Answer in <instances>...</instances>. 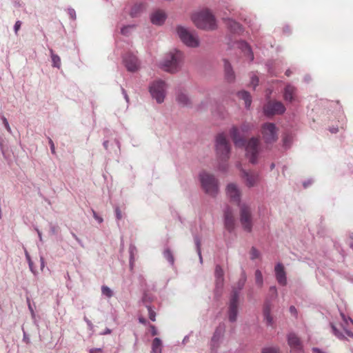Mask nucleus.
I'll return each mask as SVG.
<instances>
[{
    "label": "nucleus",
    "instance_id": "obj_34",
    "mask_svg": "<svg viewBox=\"0 0 353 353\" xmlns=\"http://www.w3.org/2000/svg\"><path fill=\"white\" fill-rule=\"evenodd\" d=\"M101 292L103 295L106 296L108 298L112 296V291L108 286H102Z\"/></svg>",
    "mask_w": 353,
    "mask_h": 353
},
{
    "label": "nucleus",
    "instance_id": "obj_31",
    "mask_svg": "<svg viewBox=\"0 0 353 353\" xmlns=\"http://www.w3.org/2000/svg\"><path fill=\"white\" fill-rule=\"evenodd\" d=\"M51 52H52V50H51ZM51 57H52V65L54 67L59 68L60 66H61V59H60V57L58 55L54 54L53 53H52Z\"/></svg>",
    "mask_w": 353,
    "mask_h": 353
},
{
    "label": "nucleus",
    "instance_id": "obj_47",
    "mask_svg": "<svg viewBox=\"0 0 353 353\" xmlns=\"http://www.w3.org/2000/svg\"><path fill=\"white\" fill-rule=\"evenodd\" d=\"M259 83V79L257 77L254 76L252 77L251 83L253 85L254 88H255Z\"/></svg>",
    "mask_w": 353,
    "mask_h": 353
},
{
    "label": "nucleus",
    "instance_id": "obj_55",
    "mask_svg": "<svg viewBox=\"0 0 353 353\" xmlns=\"http://www.w3.org/2000/svg\"><path fill=\"white\" fill-rule=\"evenodd\" d=\"M290 312H291L292 313H296V308H295V307H294V306H291V307H290Z\"/></svg>",
    "mask_w": 353,
    "mask_h": 353
},
{
    "label": "nucleus",
    "instance_id": "obj_2",
    "mask_svg": "<svg viewBox=\"0 0 353 353\" xmlns=\"http://www.w3.org/2000/svg\"><path fill=\"white\" fill-rule=\"evenodd\" d=\"M183 54L181 51L173 50L167 54L161 63V68L167 72L174 73L181 68L183 61Z\"/></svg>",
    "mask_w": 353,
    "mask_h": 353
},
{
    "label": "nucleus",
    "instance_id": "obj_58",
    "mask_svg": "<svg viewBox=\"0 0 353 353\" xmlns=\"http://www.w3.org/2000/svg\"><path fill=\"white\" fill-rule=\"evenodd\" d=\"M111 333V330L107 328L105 330V331L103 333V334H110Z\"/></svg>",
    "mask_w": 353,
    "mask_h": 353
},
{
    "label": "nucleus",
    "instance_id": "obj_40",
    "mask_svg": "<svg viewBox=\"0 0 353 353\" xmlns=\"http://www.w3.org/2000/svg\"><path fill=\"white\" fill-rule=\"evenodd\" d=\"M251 128H252V125L250 124H249V123H243L241 126L240 130L243 132H248Z\"/></svg>",
    "mask_w": 353,
    "mask_h": 353
},
{
    "label": "nucleus",
    "instance_id": "obj_25",
    "mask_svg": "<svg viewBox=\"0 0 353 353\" xmlns=\"http://www.w3.org/2000/svg\"><path fill=\"white\" fill-rule=\"evenodd\" d=\"M238 97L245 101V108H248L252 103L251 96L246 91H241L238 93Z\"/></svg>",
    "mask_w": 353,
    "mask_h": 353
},
{
    "label": "nucleus",
    "instance_id": "obj_3",
    "mask_svg": "<svg viewBox=\"0 0 353 353\" xmlns=\"http://www.w3.org/2000/svg\"><path fill=\"white\" fill-rule=\"evenodd\" d=\"M199 181L205 192L215 196L219 192V181L212 174L203 171L199 174Z\"/></svg>",
    "mask_w": 353,
    "mask_h": 353
},
{
    "label": "nucleus",
    "instance_id": "obj_45",
    "mask_svg": "<svg viewBox=\"0 0 353 353\" xmlns=\"http://www.w3.org/2000/svg\"><path fill=\"white\" fill-rule=\"evenodd\" d=\"M116 217L117 219L120 220L122 219V212L119 208L115 209Z\"/></svg>",
    "mask_w": 353,
    "mask_h": 353
},
{
    "label": "nucleus",
    "instance_id": "obj_43",
    "mask_svg": "<svg viewBox=\"0 0 353 353\" xmlns=\"http://www.w3.org/2000/svg\"><path fill=\"white\" fill-rule=\"evenodd\" d=\"M92 214H93V217L99 223H101L103 221V218L99 216L97 212L94 210H92Z\"/></svg>",
    "mask_w": 353,
    "mask_h": 353
},
{
    "label": "nucleus",
    "instance_id": "obj_16",
    "mask_svg": "<svg viewBox=\"0 0 353 353\" xmlns=\"http://www.w3.org/2000/svg\"><path fill=\"white\" fill-rule=\"evenodd\" d=\"M227 194L232 201L239 203L241 192L236 184H228L227 186Z\"/></svg>",
    "mask_w": 353,
    "mask_h": 353
},
{
    "label": "nucleus",
    "instance_id": "obj_1",
    "mask_svg": "<svg viewBox=\"0 0 353 353\" xmlns=\"http://www.w3.org/2000/svg\"><path fill=\"white\" fill-rule=\"evenodd\" d=\"M192 19L198 28L205 30H212L216 28V19L208 10L194 14Z\"/></svg>",
    "mask_w": 353,
    "mask_h": 353
},
{
    "label": "nucleus",
    "instance_id": "obj_56",
    "mask_svg": "<svg viewBox=\"0 0 353 353\" xmlns=\"http://www.w3.org/2000/svg\"><path fill=\"white\" fill-rule=\"evenodd\" d=\"M225 169H226V166H225V164H223V165H221L219 166V170H221L224 171V170H225Z\"/></svg>",
    "mask_w": 353,
    "mask_h": 353
},
{
    "label": "nucleus",
    "instance_id": "obj_9",
    "mask_svg": "<svg viewBox=\"0 0 353 353\" xmlns=\"http://www.w3.org/2000/svg\"><path fill=\"white\" fill-rule=\"evenodd\" d=\"M261 133L266 143H272L278 139L277 128L274 123H266L263 124Z\"/></svg>",
    "mask_w": 353,
    "mask_h": 353
},
{
    "label": "nucleus",
    "instance_id": "obj_35",
    "mask_svg": "<svg viewBox=\"0 0 353 353\" xmlns=\"http://www.w3.org/2000/svg\"><path fill=\"white\" fill-rule=\"evenodd\" d=\"M195 243L196 245L197 252L200 258V261H202L201 250V241L199 238H195Z\"/></svg>",
    "mask_w": 353,
    "mask_h": 353
},
{
    "label": "nucleus",
    "instance_id": "obj_49",
    "mask_svg": "<svg viewBox=\"0 0 353 353\" xmlns=\"http://www.w3.org/2000/svg\"><path fill=\"white\" fill-rule=\"evenodd\" d=\"M49 143L50 145V149H51V152L52 153H55V147H54V144L53 143V141H52V139H50L49 140Z\"/></svg>",
    "mask_w": 353,
    "mask_h": 353
},
{
    "label": "nucleus",
    "instance_id": "obj_24",
    "mask_svg": "<svg viewBox=\"0 0 353 353\" xmlns=\"http://www.w3.org/2000/svg\"><path fill=\"white\" fill-rule=\"evenodd\" d=\"M271 307L269 303L265 304L263 307V316L264 319L266 321V323L268 325H272L273 324V318L270 315Z\"/></svg>",
    "mask_w": 353,
    "mask_h": 353
},
{
    "label": "nucleus",
    "instance_id": "obj_29",
    "mask_svg": "<svg viewBox=\"0 0 353 353\" xmlns=\"http://www.w3.org/2000/svg\"><path fill=\"white\" fill-rule=\"evenodd\" d=\"M228 25L230 30L234 32L239 33L242 30L241 26L234 21L229 19L228 21Z\"/></svg>",
    "mask_w": 353,
    "mask_h": 353
},
{
    "label": "nucleus",
    "instance_id": "obj_51",
    "mask_svg": "<svg viewBox=\"0 0 353 353\" xmlns=\"http://www.w3.org/2000/svg\"><path fill=\"white\" fill-rule=\"evenodd\" d=\"M344 331H345V334H346L348 336H350V337H353V333H352L351 331H349V330H345V329H344Z\"/></svg>",
    "mask_w": 353,
    "mask_h": 353
},
{
    "label": "nucleus",
    "instance_id": "obj_26",
    "mask_svg": "<svg viewBox=\"0 0 353 353\" xmlns=\"http://www.w3.org/2000/svg\"><path fill=\"white\" fill-rule=\"evenodd\" d=\"M162 342L159 338H154L152 343V352L161 353Z\"/></svg>",
    "mask_w": 353,
    "mask_h": 353
},
{
    "label": "nucleus",
    "instance_id": "obj_53",
    "mask_svg": "<svg viewBox=\"0 0 353 353\" xmlns=\"http://www.w3.org/2000/svg\"><path fill=\"white\" fill-rule=\"evenodd\" d=\"M128 29V27H124L121 29V33L123 34H125L127 33V30Z\"/></svg>",
    "mask_w": 353,
    "mask_h": 353
},
{
    "label": "nucleus",
    "instance_id": "obj_17",
    "mask_svg": "<svg viewBox=\"0 0 353 353\" xmlns=\"http://www.w3.org/2000/svg\"><path fill=\"white\" fill-rule=\"evenodd\" d=\"M225 227L229 232L234 230L235 227V219L232 211L230 209L225 210Z\"/></svg>",
    "mask_w": 353,
    "mask_h": 353
},
{
    "label": "nucleus",
    "instance_id": "obj_57",
    "mask_svg": "<svg viewBox=\"0 0 353 353\" xmlns=\"http://www.w3.org/2000/svg\"><path fill=\"white\" fill-rule=\"evenodd\" d=\"M23 341H24L26 343H29V342H30L29 339H28V337H26V334H24Z\"/></svg>",
    "mask_w": 353,
    "mask_h": 353
},
{
    "label": "nucleus",
    "instance_id": "obj_39",
    "mask_svg": "<svg viewBox=\"0 0 353 353\" xmlns=\"http://www.w3.org/2000/svg\"><path fill=\"white\" fill-rule=\"evenodd\" d=\"M262 353H280L279 350L274 347H267L263 350Z\"/></svg>",
    "mask_w": 353,
    "mask_h": 353
},
{
    "label": "nucleus",
    "instance_id": "obj_18",
    "mask_svg": "<svg viewBox=\"0 0 353 353\" xmlns=\"http://www.w3.org/2000/svg\"><path fill=\"white\" fill-rule=\"evenodd\" d=\"M166 19V14L164 11L158 10L154 12L150 17L151 22L153 24L161 26Z\"/></svg>",
    "mask_w": 353,
    "mask_h": 353
},
{
    "label": "nucleus",
    "instance_id": "obj_48",
    "mask_svg": "<svg viewBox=\"0 0 353 353\" xmlns=\"http://www.w3.org/2000/svg\"><path fill=\"white\" fill-rule=\"evenodd\" d=\"M101 348H92L90 350V353H102Z\"/></svg>",
    "mask_w": 353,
    "mask_h": 353
},
{
    "label": "nucleus",
    "instance_id": "obj_23",
    "mask_svg": "<svg viewBox=\"0 0 353 353\" xmlns=\"http://www.w3.org/2000/svg\"><path fill=\"white\" fill-rule=\"evenodd\" d=\"M176 101L180 105L183 106H187L190 104V99L187 94L182 91L178 92L176 95Z\"/></svg>",
    "mask_w": 353,
    "mask_h": 353
},
{
    "label": "nucleus",
    "instance_id": "obj_37",
    "mask_svg": "<svg viewBox=\"0 0 353 353\" xmlns=\"http://www.w3.org/2000/svg\"><path fill=\"white\" fill-rule=\"evenodd\" d=\"M148 314H149L150 319L152 321H156V312L154 311H153L152 310L151 307H150V306L148 307Z\"/></svg>",
    "mask_w": 353,
    "mask_h": 353
},
{
    "label": "nucleus",
    "instance_id": "obj_19",
    "mask_svg": "<svg viewBox=\"0 0 353 353\" xmlns=\"http://www.w3.org/2000/svg\"><path fill=\"white\" fill-rule=\"evenodd\" d=\"M240 130L234 126L230 131V137L232 139L234 144L236 146H243L245 144V141L240 135Z\"/></svg>",
    "mask_w": 353,
    "mask_h": 353
},
{
    "label": "nucleus",
    "instance_id": "obj_7",
    "mask_svg": "<svg viewBox=\"0 0 353 353\" xmlns=\"http://www.w3.org/2000/svg\"><path fill=\"white\" fill-rule=\"evenodd\" d=\"M166 84L165 81L157 80L154 81L150 87V92L152 97L156 99L157 102L161 103L163 102L165 97Z\"/></svg>",
    "mask_w": 353,
    "mask_h": 353
},
{
    "label": "nucleus",
    "instance_id": "obj_27",
    "mask_svg": "<svg viewBox=\"0 0 353 353\" xmlns=\"http://www.w3.org/2000/svg\"><path fill=\"white\" fill-rule=\"evenodd\" d=\"M239 47L242 49L244 54L248 57V58L252 61L254 59L253 53L252 52L250 47L245 42H241L240 43Z\"/></svg>",
    "mask_w": 353,
    "mask_h": 353
},
{
    "label": "nucleus",
    "instance_id": "obj_20",
    "mask_svg": "<svg viewBox=\"0 0 353 353\" xmlns=\"http://www.w3.org/2000/svg\"><path fill=\"white\" fill-rule=\"evenodd\" d=\"M216 285L217 288H222L224 283V272L221 265H217L214 272Z\"/></svg>",
    "mask_w": 353,
    "mask_h": 353
},
{
    "label": "nucleus",
    "instance_id": "obj_59",
    "mask_svg": "<svg viewBox=\"0 0 353 353\" xmlns=\"http://www.w3.org/2000/svg\"><path fill=\"white\" fill-rule=\"evenodd\" d=\"M270 290H272L274 293H276V289L275 287L271 288Z\"/></svg>",
    "mask_w": 353,
    "mask_h": 353
},
{
    "label": "nucleus",
    "instance_id": "obj_52",
    "mask_svg": "<svg viewBox=\"0 0 353 353\" xmlns=\"http://www.w3.org/2000/svg\"><path fill=\"white\" fill-rule=\"evenodd\" d=\"M28 308H29L30 311L31 312L32 314H34V310L32 309V307L29 300H28Z\"/></svg>",
    "mask_w": 353,
    "mask_h": 353
},
{
    "label": "nucleus",
    "instance_id": "obj_15",
    "mask_svg": "<svg viewBox=\"0 0 353 353\" xmlns=\"http://www.w3.org/2000/svg\"><path fill=\"white\" fill-rule=\"evenodd\" d=\"M275 276L277 282L281 285L285 286L287 284L286 272L282 263H279L274 268Z\"/></svg>",
    "mask_w": 353,
    "mask_h": 353
},
{
    "label": "nucleus",
    "instance_id": "obj_28",
    "mask_svg": "<svg viewBox=\"0 0 353 353\" xmlns=\"http://www.w3.org/2000/svg\"><path fill=\"white\" fill-rule=\"evenodd\" d=\"M145 8V5L143 3H136L130 11V15L134 17H136L141 11Z\"/></svg>",
    "mask_w": 353,
    "mask_h": 353
},
{
    "label": "nucleus",
    "instance_id": "obj_11",
    "mask_svg": "<svg viewBox=\"0 0 353 353\" xmlns=\"http://www.w3.org/2000/svg\"><path fill=\"white\" fill-rule=\"evenodd\" d=\"M239 292L234 290L230 301L229 320L234 322L236 320L238 312Z\"/></svg>",
    "mask_w": 353,
    "mask_h": 353
},
{
    "label": "nucleus",
    "instance_id": "obj_12",
    "mask_svg": "<svg viewBox=\"0 0 353 353\" xmlns=\"http://www.w3.org/2000/svg\"><path fill=\"white\" fill-rule=\"evenodd\" d=\"M123 63L127 70L135 72L139 70L140 62L137 57L131 52H127L123 57Z\"/></svg>",
    "mask_w": 353,
    "mask_h": 353
},
{
    "label": "nucleus",
    "instance_id": "obj_41",
    "mask_svg": "<svg viewBox=\"0 0 353 353\" xmlns=\"http://www.w3.org/2000/svg\"><path fill=\"white\" fill-rule=\"evenodd\" d=\"M2 121H3V125L6 128V129L8 130V132L11 133L12 130H11L10 126L8 123L7 119L5 117H3Z\"/></svg>",
    "mask_w": 353,
    "mask_h": 353
},
{
    "label": "nucleus",
    "instance_id": "obj_6",
    "mask_svg": "<svg viewBox=\"0 0 353 353\" xmlns=\"http://www.w3.org/2000/svg\"><path fill=\"white\" fill-rule=\"evenodd\" d=\"M260 152V141L258 138H251L245 146V155L249 161L255 164L257 163Z\"/></svg>",
    "mask_w": 353,
    "mask_h": 353
},
{
    "label": "nucleus",
    "instance_id": "obj_38",
    "mask_svg": "<svg viewBox=\"0 0 353 353\" xmlns=\"http://www.w3.org/2000/svg\"><path fill=\"white\" fill-rule=\"evenodd\" d=\"M331 326H332V332L334 334V335L339 339H343V334L338 330V329L336 327V326L334 325L333 324H332Z\"/></svg>",
    "mask_w": 353,
    "mask_h": 353
},
{
    "label": "nucleus",
    "instance_id": "obj_60",
    "mask_svg": "<svg viewBox=\"0 0 353 353\" xmlns=\"http://www.w3.org/2000/svg\"><path fill=\"white\" fill-rule=\"evenodd\" d=\"M290 73H291V72H290V70H287V71L285 72V74H286L287 76H290Z\"/></svg>",
    "mask_w": 353,
    "mask_h": 353
},
{
    "label": "nucleus",
    "instance_id": "obj_32",
    "mask_svg": "<svg viewBox=\"0 0 353 353\" xmlns=\"http://www.w3.org/2000/svg\"><path fill=\"white\" fill-rule=\"evenodd\" d=\"M164 257L172 264L174 263V257L170 250H165L163 253Z\"/></svg>",
    "mask_w": 353,
    "mask_h": 353
},
{
    "label": "nucleus",
    "instance_id": "obj_61",
    "mask_svg": "<svg viewBox=\"0 0 353 353\" xmlns=\"http://www.w3.org/2000/svg\"><path fill=\"white\" fill-rule=\"evenodd\" d=\"M107 143H108L107 141L104 142L103 145H104L105 148H107Z\"/></svg>",
    "mask_w": 353,
    "mask_h": 353
},
{
    "label": "nucleus",
    "instance_id": "obj_54",
    "mask_svg": "<svg viewBox=\"0 0 353 353\" xmlns=\"http://www.w3.org/2000/svg\"><path fill=\"white\" fill-rule=\"evenodd\" d=\"M217 341H218V339H216V332L212 339V343H216Z\"/></svg>",
    "mask_w": 353,
    "mask_h": 353
},
{
    "label": "nucleus",
    "instance_id": "obj_4",
    "mask_svg": "<svg viewBox=\"0 0 353 353\" xmlns=\"http://www.w3.org/2000/svg\"><path fill=\"white\" fill-rule=\"evenodd\" d=\"M216 150L219 159L224 163L229 159L230 144L223 134H219L216 138Z\"/></svg>",
    "mask_w": 353,
    "mask_h": 353
},
{
    "label": "nucleus",
    "instance_id": "obj_33",
    "mask_svg": "<svg viewBox=\"0 0 353 353\" xmlns=\"http://www.w3.org/2000/svg\"><path fill=\"white\" fill-rule=\"evenodd\" d=\"M246 281V276L244 272H243L241 278L239 279V281L237 283V288L238 290H240L243 288Z\"/></svg>",
    "mask_w": 353,
    "mask_h": 353
},
{
    "label": "nucleus",
    "instance_id": "obj_14",
    "mask_svg": "<svg viewBox=\"0 0 353 353\" xmlns=\"http://www.w3.org/2000/svg\"><path fill=\"white\" fill-rule=\"evenodd\" d=\"M241 177L245 180L246 185L249 188L256 185L260 181L259 175L251 171L247 172L243 170Z\"/></svg>",
    "mask_w": 353,
    "mask_h": 353
},
{
    "label": "nucleus",
    "instance_id": "obj_44",
    "mask_svg": "<svg viewBox=\"0 0 353 353\" xmlns=\"http://www.w3.org/2000/svg\"><path fill=\"white\" fill-rule=\"evenodd\" d=\"M150 330L152 336H156L158 334L157 330L154 325H150Z\"/></svg>",
    "mask_w": 353,
    "mask_h": 353
},
{
    "label": "nucleus",
    "instance_id": "obj_50",
    "mask_svg": "<svg viewBox=\"0 0 353 353\" xmlns=\"http://www.w3.org/2000/svg\"><path fill=\"white\" fill-rule=\"evenodd\" d=\"M139 321L141 323L143 324V325H145L147 323V321L145 319H144L143 317H139Z\"/></svg>",
    "mask_w": 353,
    "mask_h": 353
},
{
    "label": "nucleus",
    "instance_id": "obj_30",
    "mask_svg": "<svg viewBox=\"0 0 353 353\" xmlns=\"http://www.w3.org/2000/svg\"><path fill=\"white\" fill-rule=\"evenodd\" d=\"M255 281L256 283L259 287H262L263 283V275L259 270L255 272Z\"/></svg>",
    "mask_w": 353,
    "mask_h": 353
},
{
    "label": "nucleus",
    "instance_id": "obj_13",
    "mask_svg": "<svg viewBox=\"0 0 353 353\" xmlns=\"http://www.w3.org/2000/svg\"><path fill=\"white\" fill-rule=\"evenodd\" d=\"M288 343L293 353H303V345L300 339L294 333L288 336Z\"/></svg>",
    "mask_w": 353,
    "mask_h": 353
},
{
    "label": "nucleus",
    "instance_id": "obj_22",
    "mask_svg": "<svg viewBox=\"0 0 353 353\" xmlns=\"http://www.w3.org/2000/svg\"><path fill=\"white\" fill-rule=\"evenodd\" d=\"M224 68L226 79L229 82L233 81L234 79V74L231 68L230 63L226 60L224 61Z\"/></svg>",
    "mask_w": 353,
    "mask_h": 353
},
{
    "label": "nucleus",
    "instance_id": "obj_36",
    "mask_svg": "<svg viewBox=\"0 0 353 353\" xmlns=\"http://www.w3.org/2000/svg\"><path fill=\"white\" fill-rule=\"evenodd\" d=\"M250 254L251 259H255L259 256V252L254 247L252 248Z\"/></svg>",
    "mask_w": 353,
    "mask_h": 353
},
{
    "label": "nucleus",
    "instance_id": "obj_46",
    "mask_svg": "<svg viewBox=\"0 0 353 353\" xmlns=\"http://www.w3.org/2000/svg\"><path fill=\"white\" fill-rule=\"evenodd\" d=\"M21 26V22L20 21H17L14 24V32L15 34H17L18 31L19 30Z\"/></svg>",
    "mask_w": 353,
    "mask_h": 353
},
{
    "label": "nucleus",
    "instance_id": "obj_21",
    "mask_svg": "<svg viewBox=\"0 0 353 353\" xmlns=\"http://www.w3.org/2000/svg\"><path fill=\"white\" fill-rule=\"evenodd\" d=\"M296 88L292 85H287L284 89L283 97L285 101H292L295 99Z\"/></svg>",
    "mask_w": 353,
    "mask_h": 353
},
{
    "label": "nucleus",
    "instance_id": "obj_8",
    "mask_svg": "<svg viewBox=\"0 0 353 353\" xmlns=\"http://www.w3.org/2000/svg\"><path fill=\"white\" fill-rule=\"evenodd\" d=\"M240 221L245 230L248 232L252 231V211L250 207L245 203L240 205Z\"/></svg>",
    "mask_w": 353,
    "mask_h": 353
},
{
    "label": "nucleus",
    "instance_id": "obj_10",
    "mask_svg": "<svg viewBox=\"0 0 353 353\" xmlns=\"http://www.w3.org/2000/svg\"><path fill=\"white\" fill-rule=\"evenodd\" d=\"M285 110V106L280 101H270L264 107V112L267 116L281 114Z\"/></svg>",
    "mask_w": 353,
    "mask_h": 353
},
{
    "label": "nucleus",
    "instance_id": "obj_62",
    "mask_svg": "<svg viewBox=\"0 0 353 353\" xmlns=\"http://www.w3.org/2000/svg\"><path fill=\"white\" fill-rule=\"evenodd\" d=\"M274 163H272V165H271V169H273V168H274Z\"/></svg>",
    "mask_w": 353,
    "mask_h": 353
},
{
    "label": "nucleus",
    "instance_id": "obj_5",
    "mask_svg": "<svg viewBox=\"0 0 353 353\" xmlns=\"http://www.w3.org/2000/svg\"><path fill=\"white\" fill-rule=\"evenodd\" d=\"M176 33L181 41L187 46L191 48L198 47L199 40L198 37L190 32L187 28L179 26L176 27Z\"/></svg>",
    "mask_w": 353,
    "mask_h": 353
},
{
    "label": "nucleus",
    "instance_id": "obj_42",
    "mask_svg": "<svg viewBox=\"0 0 353 353\" xmlns=\"http://www.w3.org/2000/svg\"><path fill=\"white\" fill-rule=\"evenodd\" d=\"M68 14L71 19L74 20L76 19V12L74 9H72V8L68 9Z\"/></svg>",
    "mask_w": 353,
    "mask_h": 353
}]
</instances>
